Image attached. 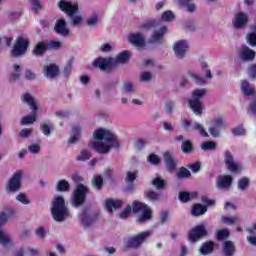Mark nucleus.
<instances>
[{
	"instance_id": "obj_1",
	"label": "nucleus",
	"mask_w": 256,
	"mask_h": 256,
	"mask_svg": "<svg viewBox=\"0 0 256 256\" xmlns=\"http://www.w3.org/2000/svg\"><path fill=\"white\" fill-rule=\"evenodd\" d=\"M93 142H89L88 147L100 153L106 155L111 149H119L121 143L117 138V135L110 129L98 128L93 132Z\"/></svg>"
},
{
	"instance_id": "obj_2",
	"label": "nucleus",
	"mask_w": 256,
	"mask_h": 256,
	"mask_svg": "<svg viewBox=\"0 0 256 256\" xmlns=\"http://www.w3.org/2000/svg\"><path fill=\"white\" fill-rule=\"evenodd\" d=\"M57 7L65 13L74 27L83 24V16L79 15V3L73 2L71 0H59Z\"/></svg>"
},
{
	"instance_id": "obj_3",
	"label": "nucleus",
	"mask_w": 256,
	"mask_h": 256,
	"mask_svg": "<svg viewBox=\"0 0 256 256\" xmlns=\"http://www.w3.org/2000/svg\"><path fill=\"white\" fill-rule=\"evenodd\" d=\"M138 213L141 216L137 219V223H145L149 221L153 215V210L147 206V204L139 201H134L132 207L128 206L122 213H120V219H127L131 213Z\"/></svg>"
},
{
	"instance_id": "obj_4",
	"label": "nucleus",
	"mask_w": 256,
	"mask_h": 256,
	"mask_svg": "<svg viewBox=\"0 0 256 256\" xmlns=\"http://www.w3.org/2000/svg\"><path fill=\"white\" fill-rule=\"evenodd\" d=\"M51 213L54 221H58V223L71 219L69 208L65 204V199L61 196H56L52 200Z\"/></svg>"
},
{
	"instance_id": "obj_5",
	"label": "nucleus",
	"mask_w": 256,
	"mask_h": 256,
	"mask_svg": "<svg viewBox=\"0 0 256 256\" xmlns=\"http://www.w3.org/2000/svg\"><path fill=\"white\" fill-rule=\"evenodd\" d=\"M205 95H207V89L205 88H199L192 91L191 98L188 100V105L194 115H203V109H205V106H203L201 99H203Z\"/></svg>"
},
{
	"instance_id": "obj_6",
	"label": "nucleus",
	"mask_w": 256,
	"mask_h": 256,
	"mask_svg": "<svg viewBox=\"0 0 256 256\" xmlns=\"http://www.w3.org/2000/svg\"><path fill=\"white\" fill-rule=\"evenodd\" d=\"M89 193V188L83 184H79L73 192L72 205L73 207H81L85 203V199Z\"/></svg>"
},
{
	"instance_id": "obj_7",
	"label": "nucleus",
	"mask_w": 256,
	"mask_h": 256,
	"mask_svg": "<svg viewBox=\"0 0 256 256\" xmlns=\"http://www.w3.org/2000/svg\"><path fill=\"white\" fill-rule=\"evenodd\" d=\"M29 48V38L20 36L12 48V57H23Z\"/></svg>"
},
{
	"instance_id": "obj_8",
	"label": "nucleus",
	"mask_w": 256,
	"mask_h": 256,
	"mask_svg": "<svg viewBox=\"0 0 256 256\" xmlns=\"http://www.w3.org/2000/svg\"><path fill=\"white\" fill-rule=\"evenodd\" d=\"M224 163L231 173H239L243 171V165L239 161L235 160L231 151L226 150L224 152Z\"/></svg>"
},
{
	"instance_id": "obj_9",
	"label": "nucleus",
	"mask_w": 256,
	"mask_h": 256,
	"mask_svg": "<svg viewBox=\"0 0 256 256\" xmlns=\"http://www.w3.org/2000/svg\"><path fill=\"white\" fill-rule=\"evenodd\" d=\"M205 72V77H202L199 75L195 70H189L188 71V77L196 83V85H205L207 81H211L213 79V74L211 73V69H206L204 70Z\"/></svg>"
},
{
	"instance_id": "obj_10",
	"label": "nucleus",
	"mask_w": 256,
	"mask_h": 256,
	"mask_svg": "<svg viewBox=\"0 0 256 256\" xmlns=\"http://www.w3.org/2000/svg\"><path fill=\"white\" fill-rule=\"evenodd\" d=\"M152 231H144L139 233L138 235L132 236L127 240V247H139L144 243L146 239H149L150 235H152Z\"/></svg>"
},
{
	"instance_id": "obj_11",
	"label": "nucleus",
	"mask_w": 256,
	"mask_h": 256,
	"mask_svg": "<svg viewBox=\"0 0 256 256\" xmlns=\"http://www.w3.org/2000/svg\"><path fill=\"white\" fill-rule=\"evenodd\" d=\"M93 65L100 71H111L115 67V59L99 57L93 61Z\"/></svg>"
},
{
	"instance_id": "obj_12",
	"label": "nucleus",
	"mask_w": 256,
	"mask_h": 256,
	"mask_svg": "<svg viewBox=\"0 0 256 256\" xmlns=\"http://www.w3.org/2000/svg\"><path fill=\"white\" fill-rule=\"evenodd\" d=\"M248 23L249 13L243 11L236 13L232 21L234 29H244V27H247Z\"/></svg>"
},
{
	"instance_id": "obj_13",
	"label": "nucleus",
	"mask_w": 256,
	"mask_h": 256,
	"mask_svg": "<svg viewBox=\"0 0 256 256\" xmlns=\"http://www.w3.org/2000/svg\"><path fill=\"white\" fill-rule=\"evenodd\" d=\"M173 51L177 59H184L189 51V42L187 40H179L173 44Z\"/></svg>"
},
{
	"instance_id": "obj_14",
	"label": "nucleus",
	"mask_w": 256,
	"mask_h": 256,
	"mask_svg": "<svg viewBox=\"0 0 256 256\" xmlns=\"http://www.w3.org/2000/svg\"><path fill=\"white\" fill-rule=\"evenodd\" d=\"M207 236V229L204 225H197L196 227L192 228L189 232L188 239L191 243H195L199 241V239Z\"/></svg>"
},
{
	"instance_id": "obj_15",
	"label": "nucleus",
	"mask_w": 256,
	"mask_h": 256,
	"mask_svg": "<svg viewBox=\"0 0 256 256\" xmlns=\"http://www.w3.org/2000/svg\"><path fill=\"white\" fill-rule=\"evenodd\" d=\"M23 178V170H19L14 175L12 178L9 180L7 189L11 191V193L17 192L18 189L21 187V179Z\"/></svg>"
},
{
	"instance_id": "obj_16",
	"label": "nucleus",
	"mask_w": 256,
	"mask_h": 256,
	"mask_svg": "<svg viewBox=\"0 0 256 256\" xmlns=\"http://www.w3.org/2000/svg\"><path fill=\"white\" fill-rule=\"evenodd\" d=\"M233 184V177L231 175H221L216 180V188L220 191H227L231 189Z\"/></svg>"
},
{
	"instance_id": "obj_17",
	"label": "nucleus",
	"mask_w": 256,
	"mask_h": 256,
	"mask_svg": "<svg viewBox=\"0 0 256 256\" xmlns=\"http://www.w3.org/2000/svg\"><path fill=\"white\" fill-rule=\"evenodd\" d=\"M21 101L24 105H28L31 111H37L39 109V102L29 93H24L21 96Z\"/></svg>"
},
{
	"instance_id": "obj_18",
	"label": "nucleus",
	"mask_w": 256,
	"mask_h": 256,
	"mask_svg": "<svg viewBox=\"0 0 256 256\" xmlns=\"http://www.w3.org/2000/svg\"><path fill=\"white\" fill-rule=\"evenodd\" d=\"M54 31L58 35H62V37H67L70 33L69 28L67 27V21L63 18L58 19L55 23Z\"/></svg>"
},
{
	"instance_id": "obj_19",
	"label": "nucleus",
	"mask_w": 256,
	"mask_h": 256,
	"mask_svg": "<svg viewBox=\"0 0 256 256\" xmlns=\"http://www.w3.org/2000/svg\"><path fill=\"white\" fill-rule=\"evenodd\" d=\"M104 207L108 213H113V211H117V209H121V207H123V200L111 198L106 199Z\"/></svg>"
},
{
	"instance_id": "obj_20",
	"label": "nucleus",
	"mask_w": 256,
	"mask_h": 256,
	"mask_svg": "<svg viewBox=\"0 0 256 256\" xmlns=\"http://www.w3.org/2000/svg\"><path fill=\"white\" fill-rule=\"evenodd\" d=\"M81 131H83V127L80 124H74L72 126V132L68 139V143L70 145H75V143L81 139Z\"/></svg>"
},
{
	"instance_id": "obj_21",
	"label": "nucleus",
	"mask_w": 256,
	"mask_h": 256,
	"mask_svg": "<svg viewBox=\"0 0 256 256\" xmlns=\"http://www.w3.org/2000/svg\"><path fill=\"white\" fill-rule=\"evenodd\" d=\"M255 51L251 50V48L247 46H243L238 52V57L242 61H253L255 59Z\"/></svg>"
},
{
	"instance_id": "obj_22",
	"label": "nucleus",
	"mask_w": 256,
	"mask_h": 256,
	"mask_svg": "<svg viewBox=\"0 0 256 256\" xmlns=\"http://www.w3.org/2000/svg\"><path fill=\"white\" fill-rule=\"evenodd\" d=\"M129 42L135 47L143 49L145 47V36L141 33H134L129 36Z\"/></svg>"
},
{
	"instance_id": "obj_23",
	"label": "nucleus",
	"mask_w": 256,
	"mask_h": 256,
	"mask_svg": "<svg viewBox=\"0 0 256 256\" xmlns=\"http://www.w3.org/2000/svg\"><path fill=\"white\" fill-rule=\"evenodd\" d=\"M44 77H47V79L59 77V66L55 64L44 66Z\"/></svg>"
},
{
	"instance_id": "obj_24",
	"label": "nucleus",
	"mask_w": 256,
	"mask_h": 256,
	"mask_svg": "<svg viewBox=\"0 0 256 256\" xmlns=\"http://www.w3.org/2000/svg\"><path fill=\"white\" fill-rule=\"evenodd\" d=\"M165 33H167V27L163 26L159 31L154 32L150 38V43L153 45H159L163 43V35H165Z\"/></svg>"
},
{
	"instance_id": "obj_25",
	"label": "nucleus",
	"mask_w": 256,
	"mask_h": 256,
	"mask_svg": "<svg viewBox=\"0 0 256 256\" xmlns=\"http://www.w3.org/2000/svg\"><path fill=\"white\" fill-rule=\"evenodd\" d=\"M0 245L6 248L13 247V239H11L9 233L4 230H0Z\"/></svg>"
},
{
	"instance_id": "obj_26",
	"label": "nucleus",
	"mask_w": 256,
	"mask_h": 256,
	"mask_svg": "<svg viewBox=\"0 0 256 256\" xmlns=\"http://www.w3.org/2000/svg\"><path fill=\"white\" fill-rule=\"evenodd\" d=\"M48 46L46 41L38 42L36 46L34 47L32 53L36 57H42V55H45V52L47 51Z\"/></svg>"
},
{
	"instance_id": "obj_27",
	"label": "nucleus",
	"mask_w": 256,
	"mask_h": 256,
	"mask_svg": "<svg viewBox=\"0 0 256 256\" xmlns=\"http://www.w3.org/2000/svg\"><path fill=\"white\" fill-rule=\"evenodd\" d=\"M131 58V52L130 51H123L119 53L114 59V67L116 65H123V63H127L129 59Z\"/></svg>"
},
{
	"instance_id": "obj_28",
	"label": "nucleus",
	"mask_w": 256,
	"mask_h": 256,
	"mask_svg": "<svg viewBox=\"0 0 256 256\" xmlns=\"http://www.w3.org/2000/svg\"><path fill=\"white\" fill-rule=\"evenodd\" d=\"M240 89L241 93H243V95H246L247 97L255 94V88L251 86V84L247 80H243L241 82Z\"/></svg>"
},
{
	"instance_id": "obj_29",
	"label": "nucleus",
	"mask_w": 256,
	"mask_h": 256,
	"mask_svg": "<svg viewBox=\"0 0 256 256\" xmlns=\"http://www.w3.org/2000/svg\"><path fill=\"white\" fill-rule=\"evenodd\" d=\"M23 68L19 64H13L11 68L10 81H17L21 77Z\"/></svg>"
},
{
	"instance_id": "obj_30",
	"label": "nucleus",
	"mask_w": 256,
	"mask_h": 256,
	"mask_svg": "<svg viewBox=\"0 0 256 256\" xmlns=\"http://www.w3.org/2000/svg\"><path fill=\"white\" fill-rule=\"evenodd\" d=\"M197 197L196 192H179L178 199L181 201V203H187L188 201H191V199H195Z\"/></svg>"
},
{
	"instance_id": "obj_31",
	"label": "nucleus",
	"mask_w": 256,
	"mask_h": 256,
	"mask_svg": "<svg viewBox=\"0 0 256 256\" xmlns=\"http://www.w3.org/2000/svg\"><path fill=\"white\" fill-rule=\"evenodd\" d=\"M37 121V110H32V114L25 116L21 120V125H33Z\"/></svg>"
},
{
	"instance_id": "obj_32",
	"label": "nucleus",
	"mask_w": 256,
	"mask_h": 256,
	"mask_svg": "<svg viewBox=\"0 0 256 256\" xmlns=\"http://www.w3.org/2000/svg\"><path fill=\"white\" fill-rule=\"evenodd\" d=\"M223 253L226 256H233L235 253V245L231 241L224 242Z\"/></svg>"
},
{
	"instance_id": "obj_33",
	"label": "nucleus",
	"mask_w": 256,
	"mask_h": 256,
	"mask_svg": "<svg viewBox=\"0 0 256 256\" xmlns=\"http://www.w3.org/2000/svg\"><path fill=\"white\" fill-rule=\"evenodd\" d=\"M99 24V15L92 14L90 17L86 19V25L90 27V29H95Z\"/></svg>"
},
{
	"instance_id": "obj_34",
	"label": "nucleus",
	"mask_w": 256,
	"mask_h": 256,
	"mask_svg": "<svg viewBox=\"0 0 256 256\" xmlns=\"http://www.w3.org/2000/svg\"><path fill=\"white\" fill-rule=\"evenodd\" d=\"M215 244L213 242H206L202 244L200 247V253L201 255H209V253H213V247Z\"/></svg>"
},
{
	"instance_id": "obj_35",
	"label": "nucleus",
	"mask_w": 256,
	"mask_h": 256,
	"mask_svg": "<svg viewBox=\"0 0 256 256\" xmlns=\"http://www.w3.org/2000/svg\"><path fill=\"white\" fill-rule=\"evenodd\" d=\"M205 213H207V208L202 204H196L193 206L192 215H194V217H199V215H205Z\"/></svg>"
},
{
	"instance_id": "obj_36",
	"label": "nucleus",
	"mask_w": 256,
	"mask_h": 256,
	"mask_svg": "<svg viewBox=\"0 0 256 256\" xmlns=\"http://www.w3.org/2000/svg\"><path fill=\"white\" fill-rule=\"evenodd\" d=\"M164 160H165L166 166L168 167L169 171L175 170V160H173L171 153L166 152L164 154Z\"/></svg>"
},
{
	"instance_id": "obj_37",
	"label": "nucleus",
	"mask_w": 256,
	"mask_h": 256,
	"mask_svg": "<svg viewBox=\"0 0 256 256\" xmlns=\"http://www.w3.org/2000/svg\"><path fill=\"white\" fill-rule=\"evenodd\" d=\"M192 131H198L199 134L202 135V137H209V134L207 133V130H205V128L199 122H195L192 125Z\"/></svg>"
},
{
	"instance_id": "obj_38",
	"label": "nucleus",
	"mask_w": 256,
	"mask_h": 256,
	"mask_svg": "<svg viewBox=\"0 0 256 256\" xmlns=\"http://www.w3.org/2000/svg\"><path fill=\"white\" fill-rule=\"evenodd\" d=\"M41 131L46 136L51 135L54 131L53 124H51V122H44L41 124Z\"/></svg>"
},
{
	"instance_id": "obj_39",
	"label": "nucleus",
	"mask_w": 256,
	"mask_h": 256,
	"mask_svg": "<svg viewBox=\"0 0 256 256\" xmlns=\"http://www.w3.org/2000/svg\"><path fill=\"white\" fill-rule=\"evenodd\" d=\"M200 147L202 151H215V149H217V143L213 141H207L203 142Z\"/></svg>"
},
{
	"instance_id": "obj_40",
	"label": "nucleus",
	"mask_w": 256,
	"mask_h": 256,
	"mask_svg": "<svg viewBox=\"0 0 256 256\" xmlns=\"http://www.w3.org/2000/svg\"><path fill=\"white\" fill-rule=\"evenodd\" d=\"M250 183L251 181L249 180V178L247 177L240 178L238 180V189L240 191H245L246 189L249 188Z\"/></svg>"
},
{
	"instance_id": "obj_41",
	"label": "nucleus",
	"mask_w": 256,
	"mask_h": 256,
	"mask_svg": "<svg viewBox=\"0 0 256 256\" xmlns=\"http://www.w3.org/2000/svg\"><path fill=\"white\" fill-rule=\"evenodd\" d=\"M181 127L185 129V131H193V121L189 118H182L180 121Z\"/></svg>"
},
{
	"instance_id": "obj_42",
	"label": "nucleus",
	"mask_w": 256,
	"mask_h": 256,
	"mask_svg": "<svg viewBox=\"0 0 256 256\" xmlns=\"http://www.w3.org/2000/svg\"><path fill=\"white\" fill-rule=\"evenodd\" d=\"M221 221L226 225H235V223H239V217L237 216H222Z\"/></svg>"
},
{
	"instance_id": "obj_43",
	"label": "nucleus",
	"mask_w": 256,
	"mask_h": 256,
	"mask_svg": "<svg viewBox=\"0 0 256 256\" xmlns=\"http://www.w3.org/2000/svg\"><path fill=\"white\" fill-rule=\"evenodd\" d=\"M212 125L223 129L225 127V118L223 116H216L212 120Z\"/></svg>"
},
{
	"instance_id": "obj_44",
	"label": "nucleus",
	"mask_w": 256,
	"mask_h": 256,
	"mask_svg": "<svg viewBox=\"0 0 256 256\" xmlns=\"http://www.w3.org/2000/svg\"><path fill=\"white\" fill-rule=\"evenodd\" d=\"M248 114L250 117H254V119H256V95L253 97L248 106Z\"/></svg>"
},
{
	"instance_id": "obj_45",
	"label": "nucleus",
	"mask_w": 256,
	"mask_h": 256,
	"mask_svg": "<svg viewBox=\"0 0 256 256\" xmlns=\"http://www.w3.org/2000/svg\"><path fill=\"white\" fill-rule=\"evenodd\" d=\"M123 89L124 91H126V93H135V91H137V87L135 86V83L131 81L124 82Z\"/></svg>"
},
{
	"instance_id": "obj_46",
	"label": "nucleus",
	"mask_w": 256,
	"mask_h": 256,
	"mask_svg": "<svg viewBox=\"0 0 256 256\" xmlns=\"http://www.w3.org/2000/svg\"><path fill=\"white\" fill-rule=\"evenodd\" d=\"M161 20L165 21L166 23L174 21L175 20V14L173 13V11L167 10V11L163 12Z\"/></svg>"
},
{
	"instance_id": "obj_47",
	"label": "nucleus",
	"mask_w": 256,
	"mask_h": 256,
	"mask_svg": "<svg viewBox=\"0 0 256 256\" xmlns=\"http://www.w3.org/2000/svg\"><path fill=\"white\" fill-rule=\"evenodd\" d=\"M230 235V232L228 229H222L216 231V239L218 241H224V239H227Z\"/></svg>"
},
{
	"instance_id": "obj_48",
	"label": "nucleus",
	"mask_w": 256,
	"mask_h": 256,
	"mask_svg": "<svg viewBox=\"0 0 256 256\" xmlns=\"http://www.w3.org/2000/svg\"><path fill=\"white\" fill-rule=\"evenodd\" d=\"M92 186L94 189H101V187H103V177L99 175L94 176L92 179Z\"/></svg>"
},
{
	"instance_id": "obj_49",
	"label": "nucleus",
	"mask_w": 256,
	"mask_h": 256,
	"mask_svg": "<svg viewBox=\"0 0 256 256\" xmlns=\"http://www.w3.org/2000/svg\"><path fill=\"white\" fill-rule=\"evenodd\" d=\"M69 182H67V180H60L57 185H56V189L57 191L60 192H65V191H69Z\"/></svg>"
},
{
	"instance_id": "obj_50",
	"label": "nucleus",
	"mask_w": 256,
	"mask_h": 256,
	"mask_svg": "<svg viewBox=\"0 0 256 256\" xmlns=\"http://www.w3.org/2000/svg\"><path fill=\"white\" fill-rule=\"evenodd\" d=\"M232 134L234 137H243L247 135V130H245V128L242 126H237L232 129Z\"/></svg>"
},
{
	"instance_id": "obj_51",
	"label": "nucleus",
	"mask_w": 256,
	"mask_h": 256,
	"mask_svg": "<svg viewBox=\"0 0 256 256\" xmlns=\"http://www.w3.org/2000/svg\"><path fill=\"white\" fill-rule=\"evenodd\" d=\"M89 159H91V151L87 149L82 150L77 156V161H89Z\"/></svg>"
},
{
	"instance_id": "obj_52",
	"label": "nucleus",
	"mask_w": 256,
	"mask_h": 256,
	"mask_svg": "<svg viewBox=\"0 0 256 256\" xmlns=\"http://www.w3.org/2000/svg\"><path fill=\"white\" fill-rule=\"evenodd\" d=\"M48 49H61L63 43L61 41L55 39V40H50L46 41Z\"/></svg>"
},
{
	"instance_id": "obj_53",
	"label": "nucleus",
	"mask_w": 256,
	"mask_h": 256,
	"mask_svg": "<svg viewBox=\"0 0 256 256\" xmlns=\"http://www.w3.org/2000/svg\"><path fill=\"white\" fill-rule=\"evenodd\" d=\"M181 149L183 153H191V151H193V144L189 140L183 141L181 144Z\"/></svg>"
},
{
	"instance_id": "obj_54",
	"label": "nucleus",
	"mask_w": 256,
	"mask_h": 256,
	"mask_svg": "<svg viewBox=\"0 0 256 256\" xmlns=\"http://www.w3.org/2000/svg\"><path fill=\"white\" fill-rule=\"evenodd\" d=\"M152 185L156 189H163V187H165V180L157 176L154 180H152Z\"/></svg>"
},
{
	"instance_id": "obj_55",
	"label": "nucleus",
	"mask_w": 256,
	"mask_h": 256,
	"mask_svg": "<svg viewBox=\"0 0 256 256\" xmlns=\"http://www.w3.org/2000/svg\"><path fill=\"white\" fill-rule=\"evenodd\" d=\"M16 201H19V203H22V205H29L31 203L27 195L24 193L18 194L16 196Z\"/></svg>"
},
{
	"instance_id": "obj_56",
	"label": "nucleus",
	"mask_w": 256,
	"mask_h": 256,
	"mask_svg": "<svg viewBox=\"0 0 256 256\" xmlns=\"http://www.w3.org/2000/svg\"><path fill=\"white\" fill-rule=\"evenodd\" d=\"M246 41L251 47H256V33L249 32L246 35Z\"/></svg>"
},
{
	"instance_id": "obj_57",
	"label": "nucleus",
	"mask_w": 256,
	"mask_h": 256,
	"mask_svg": "<svg viewBox=\"0 0 256 256\" xmlns=\"http://www.w3.org/2000/svg\"><path fill=\"white\" fill-rule=\"evenodd\" d=\"M147 161L148 163H151V165H159L161 163V158L156 154H150Z\"/></svg>"
},
{
	"instance_id": "obj_58",
	"label": "nucleus",
	"mask_w": 256,
	"mask_h": 256,
	"mask_svg": "<svg viewBox=\"0 0 256 256\" xmlns=\"http://www.w3.org/2000/svg\"><path fill=\"white\" fill-rule=\"evenodd\" d=\"M28 151L32 155H38L41 152V146L39 144H31L28 146Z\"/></svg>"
},
{
	"instance_id": "obj_59",
	"label": "nucleus",
	"mask_w": 256,
	"mask_h": 256,
	"mask_svg": "<svg viewBox=\"0 0 256 256\" xmlns=\"http://www.w3.org/2000/svg\"><path fill=\"white\" fill-rule=\"evenodd\" d=\"M223 128H219V127H217V126H210V128H209V133H210V135H211V137H219V134L221 133V130H222Z\"/></svg>"
},
{
	"instance_id": "obj_60",
	"label": "nucleus",
	"mask_w": 256,
	"mask_h": 256,
	"mask_svg": "<svg viewBox=\"0 0 256 256\" xmlns=\"http://www.w3.org/2000/svg\"><path fill=\"white\" fill-rule=\"evenodd\" d=\"M2 215H4L6 217V221H9L11 219V217H13V215H15L16 211L14 208H8L5 211L1 212Z\"/></svg>"
},
{
	"instance_id": "obj_61",
	"label": "nucleus",
	"mask_w": 256,
	"mask_h": 256,
	"mask_svg": "<svg viewBox=\"0 0 256 256\" xmlns=\"http://www.w3.org/2000/svg\"><path fill=\"white\" fill-rule=\"evenodd\" d=\"M80 220H81L83 227H89V225H91V223H93V219H91V217H89L87 215H82L80 217Z\"/></svg>"
},
{
	"instance_id": "obj_62",
	"label": "nucleus",
	"mask_w": 256,
	"mask_h": 256,
	"mask_svg": "<svg viewBox=\"0 0 256 256\" xmlns=\"http://www.w3.org/2000/svg\"><path fill=\"white\" fill-rule=\"evenodd\" d=\"M248 76L250 79H256V63H253L248 67Z\"/></svg>"
},
{
	"instance_id": "obj_63",
	"label": "nucleus",
	"mask_w": 256,
	"mask_h": 256,
	"mask_svg": "<svg viewBox=\"0 0 256 256\" xmlns=\"http://www.w3.org/2000/svg\"><path fill=\"white\" fill-rule=\"evenodd\" d=\"M146 197L150 201H159V194L155 191H148L146 192Z\"/></svg>"
},
{
	"instance_id": "obj_64",
	"label": "nucleus",
	"mask_w": 256,
	"mask_h": 256,
	"mask_svg": "<svg viewBox=\"0 0 256 256\" xmlns=\"http://www.w3.org/2000/svg\"><path fill=\"white\" fill-rule=\"evenodd\" d=\"M36 236L39 239H45V237H47V229H45L44 227H39L38 229H36Z\"/></svg>"
}]
</instances>
